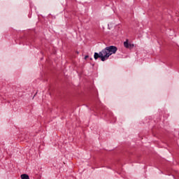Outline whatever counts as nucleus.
I'll list each match as a JSON object with an SVG mask.
<instances>
[{
  "mask_svg": "<svg viewBox=\"0 0 179 179\" xmlns=\"http://www.w3.org/2000/svg\"><path fill=\"white\" fill-rule=\"evenodd\" d=\"M124 45L126 48H134V44L128 43V41L124 43Z\"/></svg>",
  "mask_w": 179,
  "mask_h": 179,
  "instance_id": "nucleus-2",
  "label": "nucleus"
},
{
  "mask_svg": "<svg viewBox=\"0 0 179 179\" xmlns=\"http://www.w3.org/2000/svg\"><path fill=\"white\" fill-rule=\"evenodd\" d=\"M118 48H117V47L115 46L110 45L109 47H106L99 53L94 52V59H99V58H100L101 60L104 62V61L108 59L110 55H113V54H115Z\"/></svg>",
  "mask_w": 179,
  "mask_h": 179,
  "instance_id": "nucleus-1",
  "label": "nucleus"
},
{
  "mask_svg": "<svg viewBox=\"0 0 179 179\" xmlns=\"http://www.w3.org/2000/svg\"><path fill=\"white\" fill-rule=\"evenodd\" d=\"M21 178L22 179H29V175L27 174H22L21 175Z\"/></svg>",
  "mask_w": 179,
  "mask_h": 179,
  "instance_id": "nucleus-3",
  "label": "nucleus"
},
{
  "mask_svg": "<svg viewBox=\"0 0 179 179\" xmlns=\"http://www.w3.org/2000/svg\"><path fill=\"white\" fill-rule=\"evenodd\" d=\"M87 58H89V56H85V59H87Z\"/></svg>",
  "mask_w": 179,
  "mask_h": 179,
  "instance_id": "nucleus-4",
  "label": "nucleus"
}]
</instances>
